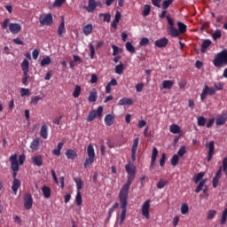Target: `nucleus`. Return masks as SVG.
Listing matches in <instances>:
<instances>
[{
    "instance_id": "obj_1",
    "label": "nucleus",
    "mask_w": 227,
    "mask_h": 227,
    "mask_svg": "<svg viewBox=\"0 0 227 227\" xmlns=\"http://www.w3.org/2000/svg\"><path fill=\"white\" fill-rule=\"evenodd\" d=\"M125 169L129 176L127 183L121 189L119 195L120 200H127L129 196V189H130V185H132V183L136 178V167H134V164L130 162L126 164Z\"/></svg>"
},
{
    "instance_id": "obj_2",
    "label": "nucleus",
    "mask_w": 227,
    "mask_h": 227,
    "mask_svg": "<svg viewBox=\"0 0 227 227\" xmlns=\"http://www.w3.org/2000/svg\"><path fill=\"white\" fill-rule=\"evenodd\" d=\"M177 27L176 29L175 27H168V35L172 38H178L180 35H184L187 31V25L183 23L182 21L177 22Z\"/></svg>"
},
{
    "instance_id": "obj_3",
    "label": "nucleus",
    "mask_w": 227,
    "mask_h": 227,
    "mask_svg": "<svg viewBox=\"0 0 227 227\" xmlns=\"http://www.w3.org/2000/svg\"><path fill=\"white\" fill-rule=\"evenodd\" d=\"M87 155L88 157L85 159L83 163L85 168H88L91 164H93V162H95V148L92 144H90L87 147Z\"/></svg>"
},
{
    "instance_id": "obj_4",
    "label": "nucleus",
    "mask_w": 227,
    "mask_h": 227,
    "mask_svg": "<svg viewBox=\"0 0 227 227\" xmlns=\"http://www.w3.org/2000/svg\"><path fill=\"white\" fill-rule=\"evenodd\" d=\"M213 63L216 68L223 67V65H227V50H223L217 53Z\"/></svg>"
},
{
    "instance_id": "obj_5",
    "label": "nucleus",
    "mask_w": 227,
    "mask_h": 227,
    "mask_svg": "<svg viewBox=\"0 0 227 227\" xmlns=\"http://www.w3.org/2000/svg\"><path fill=\"white\" fill-rule=\"evenodd\" d=\"M21 70L23 72L21 82L24 86H27V79H29V60L27 59H25L21 63Z\"/></svg>"
},
{
    "instance_id": "obj_6",
    "label": "nucleus",
    "mask_w": 227,
    "mask_h": 227,
    "mask_svg": "<svg viewBox=\"0 0 227 227\" xmlns=\"http://www.w3.org/2000/svg\"><path fill=\"white\" fill-rule=\"evenodd\" d=\"M203 176H205V173L203 172H200L193 176V182H195V184H198L200 182L195 190V192L197 193L200 192L205 186V184H207V179H203Z\"/></svg>"
},
{
    "instance_id": "obj_7",
    "label": "nucleus",
    "mask_w": 227,
    "mask_h": 227,
    "mask_svg": "<svg viewBox=\"0 0 227 227\" xmlns=\"http://www.w3.org/2000/svg\"><path fill=\"white\" fill-rule=\"evenodd\" d=\"M127 205H129V202H127V200H121V216H120V226H121L127 217Z\"/></svg>"
},
{
    "instance_id": "obj_8",
    "label": "nucleus",
    "mask_w": 227,
    "mask_h": 227,
    "mask_svg": "<svg viewBox=\"0 0 227 227\" xmlns=\"http://www.w3.org/2000/svg\"><path fill=\"white\" fill-rule=\"evenodd\" d=\"M39 22L41 26H52L53 24V20H52V14L48 13V14H43L39 17Z\"/></svg>"
},
{
    "instance_id": "obj_9",
    "label": "nucleus",
    "mask_w": 227,
    "mask_h": 227,
    "mask_svg": "<svg viewBox=\"0 0 227 227\" xmlns=\"http://www.w3.org/2000/svg\"><path fill=\"white\" fill-rule=\"evenodd\" d=\"M103 113L104 107H102L101 106H98L97 110H91L87 117V121H93V120H95L97 116H102Z\"/></svg>"
},
{
    "instance_id": "obj_10",
    "label": "nucleus",
    "mask_w": 227,
    "mask_h": 227,
    "mask_svg": "<svg viewBox=\"0 0 227 227\" xmlns=\"http://www.w3.org/2000/svg\"><path fill=\"white\" fill-rule=\"evenodd\" d=\"M215 93V89L214 87H208V85H205L202 93L200 94V100L203 102L205 98H207V95H214Z\"/></svg>"
},
{
    "instance_id": "obj_11",
    "label": "nucleus",
    "mask_w": 227,
    "mask_h": 227,
    "mask_svg": "<svg viewBox=\"0 0 227 227\" xmlns=\"http://www.w3.org/2000/svg\"><path fill=\"white\" fill-rule=\"evenodd\" d=\"M142 215L150 219V200H146L142 206Z\"/></svg>"
},
{
    "instance_id": "obj_12",
    "label": "nucleus",
    "mask_w": 227,
    "mask_h": 227,
    "mask_svg": "<svg viewBox=\"0 0 227 227\" xmlns=\"http://www.w3.org/2000/svg\"><path fill=\"white\" fill-rule=\"evenodd\" d=\"M214 145V141H211L207 145V148H208L207 162H210V160H212V157H214V154L215 153V146Z\"/></svg>"
},
{
    "instance_id": "obj_13",
    "label": "nucleus",
    "mask_w": 227,
    "mask_h": 227,
    "mask_svg": "<svg viewBox=\"0 0 227 227\" xmlns=\"http://www.w3.org/2000/svg\"><path fill=\"white\" fill-rule=\"evenodd\" d=\"M9 30L12 35H19V33L22 31V26H20L19 23H10Z\"/></svg>"
},
{
    "instance_id": "obj_14",
    "label": "nucleus",
    "mask_w": 227,
    "mask_h": 227,
    "mask_svg": "<svg viewBox=\"0 0 227 227\" xmlns=\"http://www.w3.org/2000/svg\"><path fill=\"white\" fill-rule=\"evenodd\" d=\"M221 176H223V168H220L217 171L215 176L213 178V187L214 189H217V185H219V180H221Z\"/></svg>"
},
{
    "instance_id": "obj_15",
    "label": "nucleus",
    "mask_w": 227,
    "mask_h": 227,
    "mask_svg": "<svg viewBox=\"0 0 227 227\" xmlns=\"http://www.w3.org/2000/svg\"><path fill=\"white\" fill-rule=\"evenodd\" d=\"M157 155H159V150L157 147L153 148L152 157H151V164L150 169H155V162L157 161Z\"/></svg>"
},
{
    "instance_id": "obj_16",
    "label": "nucleus",
    "mask_w": 227,
    "mask_h": 227,
    "mask_svg": "<svg viewBox=\"0 0 227 227\" xmlns=\"http://www.w3.org/2000/svg\"><path fill=\"white\" fill-rule=\"evenodd\" d=\"M139 145V137L134 139L133 145L131 148V160L132 161H136V153L137 152V146Z\"/></svg>"
},
{
    "instance_id": "obj_17",
    "label": "nucleus",
    "mask_w": 227,
    "mask_h": 227,
    "mask_svg": "<svg viewBox=\"0 0 227 227\" xmlns=\"http://www.w3.org/2000/svg\"><path fill=\"white\" fill-rule=\"evenodd\" d=\"M57 33H58V35L59 36V38H62L63 35H65V33H67V28L65 27V18L64 17L61 18V21L58 27Z\"/></svg>"
},
{
    "instance_id": "obj_18",
    "label": "nucleus",
    "mask_w": 227,
    "mask_h": 227,
    "mask_svg": "<svg viewBox=\"0 0 227 227\" xmlns=\"http://www.w3.org/2000/svg\"><path fill=\"white\" fill-rule=\"evenodd\" d=\"M10 162L12 171H19V160H17V154H13L10 157Z\"/></svg>"
},
{
    "instance_id": "obj_19",
    "label": "nucleus",
    "mask_w": 227,
    "mask_h": 227,
    "mask_svg": "<svg viewBox=\"0 0 227 227\" xmlns=\"http://www.w3.org/2000/svg\"><path fill=\"white\" fill-rule=\"evenodd\" d=\"M169 43V40L166 37H163L161 39L156 40L154 42L155 47H158V49H164Z\"/></svg>"
},
{
    "instance_id": "obj_20",
    "label": "nucleus",
    "mask_w": 227,
    "mask_h": 227,
    "mask_svg": "<svg viewBox=\"0 0 227 227\" xmlns=\"http://www.w3.org/2000/svg\"><path fill=\"white\" fill-rule=\"evenodd\" d=\"M32 162L35 166H38V168L43 166V158L42 155H36L32 157Z\"/></svg>"
},
{
    "instance_id": "obj_21",
    "label": "nucleus",
    "mask_w": 227,
    "mask_h": 227,
    "mask_svg": "<svg viewBox=\"0 0 227 227\" xmlns=\"http://www.w3.org/2000/svg\"><path fill=\"white\" fill-rule=\"evenodd\" d=\"M32 152H38L40 150V138L34 139L30 144Z\"/></svg>"
},
{
    "instance_id": "obj_22",
    "label": "nucleus",
    "mask_w": 227,
    "mask_h": 227,
    "mask_svg": "<svg viewBox=\"0 0 227 227\" xmlns=\"http://www.w3.org/2000/svg\"><path fill=\"white\" fill-rule=\"evenodd\" d=\"M114 123V116L111 114H107L105 116V125H106V127H111V125H113Z\"/></svg>"
},
{
    "instance_id": "obj_23",
    "label": "nucleus",
    "mask_w": 227,
    "mask_h": 227,
    "mask_svg": "<svg viewBox=\"0 0 227 227\" xmlns=\"http://www.w3.org/2000/svg\"><path fill=\"white\" fill-rule=\"evenodd\" d=\"M212 45V41L210 39H206L203 41L200 48V52L205 53L207 52V49Z\"/></svg>"
},
{
    "instance_id": "obj_24",
    "label": "nucleus",
    "mask_w": 227,
    "mask_h": 227,
    "mask_svg": "<svg viewBox=\"0 0 227 227\" xmlns=\"http://www.w3.org/2000/svg\"><path fill=\"white\" fill-rule=\"evenodd\" d=\"M97 9V2L95 0H89V5L86 7L87 12L89 13H93Z\"/></svg>"
},
{
    "instance_id": "obj_25",
    "label": "nucleus",
    "mask_w": 227,
    "mask_h": 227,
    "mask_svg": "<svg viewBox=\"0 0 227 227\" xmlns=\"http://www.w3.org/2000/svg\"><path fill=\"white\" fill-rule=\"evenodd\" d=\"M49 128L47 127V124H43L40 131V136L43 137V139H47L49 136Z\"/></svg>"
},
{
    "instance_id": "obj_26",
    "label": "nucleus",
    "mask_w": 227,
    "mask_h": 227,
    "mask_svg": "<svg viewBox=\"0 0 227 227\" xmlns=\"http://www.w3.org/2000/svg\"><path fill=\"white\" fill-rule=\"evenodd\" d=\"M121 19V13H120V12H117L115 13L114 20L111 23L112 27H114V29H116V27H118V22H120Z\"/></svg>"
},
{
    "instance_id": "obj_27",
    "label": "nucleus",
    "mask_w": 227,
    "mask_h": 227,
    "mask_svg": "<svg viewBox=\"0 0 227 227\" xmlns=\"http://www.w3.org/2000/svg\"><path fill=\"white\" fill-rule=\"evenodd\" d=\"M65 142H59L57 145V148L52 151V154L59 157L61 155V148H63Z\"/></svg>"
},
{
    "instance_id": "obj_28",
    "label": "nucleus",
    "mask_w": 227,
    "mask_h": 227,
    "mask_svg": "<svg viewBox=\"0 0 227 227\" xmlns=\"http://www.w3.org/2000/svg\"><path fill=\"white\" fill-rule=\"evenodd\" d=\"M119 106H132L134 104V101H132L131 98H123L119 100Z\"/></svg>"
},
{
    "instance_id": "obj_29",
    "label": "nucleus",
    "mask_w": 227,
    "mask_h": 227,
    "mask_svg": "<svg viewBox=\"0 0 227 227\" xmlns=\"http://www.w3.org/2000/svg\"><path fill=\"white\" fill-rule=\"evenodd\" d=\"M93 33V25L91 24H87L83 27V34L85 36H90Z\"/></svg>"
},
{
    "instance_id": "obj_30",
    "label": "nucleus",
    "mask_w": 227,
    "mask_h": 227,
    "mask_svg": "<svg viewBox=\"0 0 227 227\" xmlns=\"http://www.w3.org/2000/svg\"><path fill=\"white\" fill-rule=\"evenodd\" d=\"M19 187H20V180L13 179L12 189V192H14V194H17V192L19 191Z\"/></svg>"
},
{
    "instance_id": "obj_31",
    "label": "nucleus",
    "mask_w": 227,
    "mask_h": 227,
    "mask_svg": "<svg viewBox=\"0 0 227 227\" xmlns=\"http://www.w3.org/2000/svg\"><path fill=\"white\" fill-rule=\"evenodd\" d=\"M226 121H227V115L226 114L220 115L215 120L216 125H224V123H226Z\"/></svg>"
},
{
    "instance_id": "obj_32",
    "label": "nucleus",
    "mask_w": 227,
    "mask_h": 227,
    "mask_svg": "<svg viewBox=\"0 0 227 227\" xmlns=\"http://www.w3.org/2000/svg\"><path fill=\"white\" fill-rule=\"evenodd\" d=\"M66 157L71 160H74L75 157H77V153L72 149H69L66 153Z\"/></svg>"
},
{
    "instance_id": "obj_33",
    "label": "nucleus",
    "mask_w": 227,
    "mask_h": 227,
    "mask_svg": "<svg viewBox=\"0 0 227 227\" xmlns=\"http://www.w3.org/2000/svg\"><path fill=\"white\" fill-rule=\"evenodd\" d=\"M97 98H98L97 90L93 89V90L90 93L88 100L89 102H97Z\"/></svg>"
},
{
    "instance_id": "obj_34",
    "label": "nucleus",
    "mask_w": 227,
    "mask_h": 227,
    "mask_svg": "<svg viewBox=\"0 0 227 227\" xmlns=\"http://www.w3.org/2000/svg\"><path fill=\"white\" fill-rule=\"evenodd\" d=\"M173 84H175V82H173V81L171 80H165L162 82V86L164 90H171V88H173Z\"/></svg>"
},
{
    "instance_id": "obj_35",
    "label": "nucleus",
    "mask_w": 227,
    "mask_h": 227,
    "mask_svg": "<svg viewBox=\"0 0 227 227\" xmlns=\"http://www.w3.org/2000/svg\"><path fill=\"white\" fill-rule=\"evenodd\" d=\"M180 126H178V124H172L170 125V129H169V131L172 133V134H180Z\"/></svg>"
},
{
    "instance_id": "obj_36",
    "label": "nucleus",
    "mask_w": 227,
    "mask_h": 227,
    "mask_svg": "<svg viewBox=\"0 0 227 227\" xmlns=\"http://www.w3.org/2000/svg\"><path fill=\"white\" fill-rule=\"evenodd\" d=\"M150 12H152V7L149 4H145L142 12L143 17H148V15H150Z\"/></svg>"
},
{
    "instance_id": "obj_37",
    "label": "nucleus",
    "mask_w": 227,
    "mask_h": 227,
    "mask_svg": "<svg viewBox=\"0 0 227 227\" xmlns=\"http://www.w3.org/2000/svg\"><path fill=\"white\" fill-rule=\"evenodd\" d=\"M126 51H128V52H130L131 54H136V48L134 47V45H132V43L130 42L126 43Z\"/></svg>"
},
{
    "instance_id": "obj_38",
    "label": "nucleus",
    "mask_w": 227,
    "mask_h": 227,
    "mask_svg": "<svg viewBox=\"0 0 227 227\" xmlns=\"http://www.w3.org/2000/svg\"><path fill=\"white\" fill-rule=\"evenodd\" d=\"M226 220H227V207H225L224 210L223 211V215H222V217L220 219V224L222 226L226 224Z\"/></svg>"
},
{
    "instance_id": "obj_39",
    "label": "nucleus",
    "mask_w": 227,
    "mask_h": 227,
    "mask_svg": "<svg viewBox=\"0 0 227 227\" xmlns=\"http://www.w3.org/2000/svg\"><path fill=\"white\" fill-rule=\"evenodd\" d=\"M42 191L44 198L46 199L51 198V188H49L48 186H43L42 188Z\"/></svg>"
},
{
    "instance_id": "obj_40",
    "label": "nucleus",
    "mask_w": 227,
    "mask_h": 227,
    "mask_svg": "<svg viewBox=\"0 0 227 227\" xmlns=\"http://www.w3.org/2000/svg\"><path fill=\"white\" fill-rule=\"evenodd\" d=\"M181 214L183 215H185L187 214H189V206L185 203L182 204L181 206Z\"/></svg>"
},
{
    "instance_id": "obj_41",
    "label": "nucleus",
    "mask_w": 227,
    "mask_h": 227,
    "mask_svg": "<svg viewBox=\"0 0 227 227\" xmlns=\"http://www.w3.org/2000/svg\"><path fill=\"white\" fill-rule=\"evenodd\" d=\"M41 67H45L46 65H51V57L47 56L43 58L40 62Z\"/></svg>"
},
{
    "instance_id": "obj_42",
    "label": "nucleus",
    "mask_w": 227,
    "mask_h": 227,
    "mask_svg": "<svg viewBox=\"0 0 227 227\" xmlns=\"http://www.w3.org/2000/svg\"><path fill=\"white\" fill-rule=\"evenodd\" d=\"M115 74H118V75L123 74V63L121 62L120 65L115 67Z\"/></svg>"
},
{
    "instance_id": "obj_43",
    "label": "nucleus",
    "mask_w": 227,
    "mask_h": 227,
    "mask_svg": "<svg viewBox=\"0 0 227 227\" xmlns=\"http://www.w3.org/2000/svg\"><path fill=\"white\" fill-rule=\"evenodd\" d=\"M24 207L26 210H31L33 207V200H26L24 202Z\"/></svg>"
},
{
    "instance_id": "obj_44",
    "label": "nucleus",
    "mask_w": 227,
    "mask_h": 227,
    "mask_svg": "<svg viewBox=\"0 0 227 227\" xmlns=\"http://www.w3.org/2000/svg\"><path fill=\"white\" fill-rule=\"evenodd\" d=\"M40 100H42V97L35 96V97L31 98L30 104H31V106H36V104H38V102H40Z\"/></svg>"
},
{
    "instance_id": "obj_45",
    "label": "nucleus",
    "mask_w": 227,
    "mask_h": 227,
    "mask_svg": "<svg viewBox=\"0 0 227 227\" xmlns=\"http://www.w3.org/2000/svg\"><path fill=\"white\" fill-rule=\"evenodd\" d=\"M79 95H81V86L76 85L73 92V97L78 98Z\"/></svg>"
},
{
    "instance_id": "obj_46",
    "label": "nucleus",
    "mask_w": 227,
    "mask_h": 227,
    "mask_svg": "<svg viewBox=\"0 0 227 227\" xmlns=\"http://www.w3.org/2000/svg\"><path fill=\"white\" fill-rule=\"evenodd\" d=\"M205 123H207V119L203 116H199L198 117L199 127H205Z\"/></svg>"
},
{
    "instance_id": "obj_47",
    "label": "nucleus",
    "mask_w": 227,
    "mask_h": 227,
    "mask_svg": "<svg viewBox=\"0 0 227 227\" xmlns=\"http://www.w3.org/2000/svg\"><path fill=\"white\" fill-rule=\"evenodd\" d=\"M171 4H173V0H164L162 3V8L164 10H168Z\"/></svg>"
},
{
    "instance_id": "obj_48",
    "label": "nucleus",
    "mask_w": 227,
    "mask_h": 227,
    "mask_svg": "<svg viewBox=\"0 0 227 227\" xmlns=\"http://www.w3.org/2000/svg\"><path fill=\"white\" fill-rule=\"evenodd\" d=\"M74 182L76 184L77 191H81V189H82V179H81V178H74Z\"/></svg>"
},
{
    "instance_id": "obj_49",
    "label": "nucleus",
    "mask_w": 227,
    "mask_h": 227,
    "mask_svg": "<svg viewBox=\"0 0 227 227\" xmlns=\"http://www.w3.org/2000/svg\"><path fill=\"white\" fill-rule=\"evenodd\" d=\"M90 54V59H95V46L92 43L89 44Z\"/></svg>"
},
{
    "instance_id": "obj_50",
    "label": "nucleus",
    "mask_w": 227,
    "mask_h": 227,
    "mask_svg": "<svg viewBox=\"0 0 227 227\" xmlns=\"http://www.w3.org/2000/svg\"><path fill=\"white\" fill-rule=\"evenodd\" d=\"M99 17H104V22H111V14L109 13H100Z\"/></svg>"
},
{
    "instance_id": "obj_51",
    "label": "nucleus",
    "mask_w": 227,
    "mask_h": 227,
    "mask_svg": "<svg viewBox=\"0 0 227 227\" xmlns=\"http://www.w3.org/2000/svg\"><path fill=\"white\" fill-rule=\"evenodd\" d=\"M167 184H168V181H164V179H161L157 184V188L158 189H164V187H166Z\"/></svg>"
},
{
    "instance_id": "obj_52",
    "label": "nucleus",
    "mask_w": 227,
    "mask_h": 227,
    "mask_svg": "<svg viewBox=\"0 0 227 227\" xmlns=\"http://www.w3.org/2000/svg\"><path fill=\"white\" fill-rule=\"evenodd\" d=\"M178 160H180V158L177 154H175L171 159V165L176 166L178 164Z\"/></svg>"
},
{
    "instance_id": "obj_53",
    "label": "nucleus",
    "mask_w": 227,
    "mask_h": 227,
    "mask_svg": "<svg viewBox=\"0 0 227 227\" xmlns=\"http://www.w3.org/2000/svg\"><path fill=\"white\" fill-rule=\"evenodd\" d=\"M148 43H150V39L147 37H143L139 43V45L141 47H145V45H148Z\"/></svg>"
},
{
    "instance_id": "obj_54",
    "label": "nucleus",
    "mask_w": 227,
    "mask_h": 227,
    "mask_svg": "<svg viewBox=\"0 0 227 227\" xmlns=\"http://www.w3.org/2000/svg\"><path fill=\"white\" fill-rule=\"evenodd\" d=\"M187 153V150L185 149V146H182L179 151L177 152V155L179 157H184Z\"/></svg>"
},
{
    "instance_id": "obj_55",
    "label": "nucleus",
    "mask_w": 227,
    "mask_h": 227,
    "mask_svg": "<svg viewBox=\"0 0 227 227\" xmlns=\"http://www.w3.org/2000/svg\"><path fill=\"white\" fill-rule=\"evenodd\" d=\"M212 36L214 40H219V38H221L222 36L221 30L217 29L215 32L213 33Z\"/></svg>"
},
{
    "instance_id": "obj_56",
    "label": "nucleus",
    "mask_w": 227,
    "mask_h": 227,
    "mask_svg": "<svg viewBox=\"0 0 227 227\" xmlns=\"http://www.w3.org/2000/svg\"><path fill=\"white\" fill-rule=\"evenodd\" d=\"M215 214H217L216 210H209L207 213V219H214L215 217Z\"/></svg>"
},
{
    "instance_id": "obj_57",
    "label": "nucleus",
    "mask_w": 227,
    "mask_h": 227,
    "mask_svg": "<svg viewBox=\"0 0 227 227\" xmlns=\"http://www.w3.org/2000/svg\"><path fill=\"white\" fill-rule=\"evenodd\" d=\"M64 4L65 0H55L53 6H55V8H60V6H63Z\"/></svg>"
},
{
    "instance_id": "obj_58",
    "label": "nucleus",
    "mask_w": 227,
    "mask_h": 227,
    "mask_svg": "<svg viewBox=\"0 0 227 227\" xmlns=\"http://www.w3.org/2000/svg\"><path fill=\"white\" fill-rule=\"evenodd\" d=\"M165 164H166V153H163L161 154V158L160 159V166L161 168H164Z\"/></svg>"
},
{
    "instance_id": "obj_59",
    "label": "nucleus",
    "mask_w": 227,
    "mask_h": 227,
    "mask_svg": "<svg viewBox=\"0 0 227 227\" xmlns=\"http://www.w3.org/2000/svg\"><path fill=\"white\" fill-rule=\"evenodd\" d=\"M214 86H215V90H217V91H221L224 88V84H223L221 82H215Z\"/></svg>"
},
{
    "instance_id": "obj_60",
    "label": "nucleus",
    "mask_w": 227,
    "mask_h": 227,
    "mask_svg": "<svg viewBox=\"0 0 227 227\" xmlns=\"http://www.w3.org/2000/svg\"><path fill=\"white\" fill-rule=\"evenodd\" d=\"M27 95H29V89L22 88L20 90V96L21 97H27Z\"/></svg>"
},
{
    "instance_id": "obj_61",
    "label": "nucleus",
    "mask_w": 227,
    "mask_h": 227,
    "mask_svg": "<svg viewBox=\"0 0 227 227\" xmlns=\"http://www.w3.org/2000/svg\"><path fill=\"white\" fill-rule=\"evenodd\" d=\"M143 88H145V83H138L136 85L137 93H141L143 91Z\"/></svg>"
},
{
    "instance_id": "obj_62",
    "label": "nucleus",
    "mask_w": 227,
    "mask_h": 227,
    "mask_svg": "<svg viewBox=\"0 0 227 227\" xmlns=\"http://www.w3.org/2000/svg\"><path fill=\"white\" fill-rule=\"evenodd\" d=\"M178 223H180V217L178 215H176L173 218L172 224H173L174 227H176V226H178Z\"/></svg>"
},
{
    "instance_id": "obj_63",
    "label": "nucleus",
    "mask_w": 227,
    "mask_h": 227,
    "mask_svg": "<svg viewBox=\"0 0 227 227\" xmlns=\"http://www.w3.org/2000/svg\"><path fill=\"white\" fill-rule=\"evenodd\" d=\"M98 81V76H97V74H91L90 83L95 84L97 83Z\"/></svg>"
},
{
    "instance_id": "obj_64",
    "label": "nucleus",
    "mask_w": 227,
    "mask_h": 227,
    "mask_svg": "<svg viewBox=\"0 0 227 227\" xmlns=\"http://www.w3.org/2000/svg\"><path fill=\"white\" fill-rule=\"evenodd\" d=\"M8 26L10 27V19H5L2 25V27L3 29H7Z\"/></svg>"
}]
</instances>
